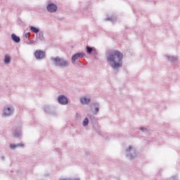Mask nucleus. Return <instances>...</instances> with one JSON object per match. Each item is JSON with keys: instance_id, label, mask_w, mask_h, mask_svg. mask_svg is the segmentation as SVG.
<instances>
[{"instance_id": "obj_1", "label": "nucleus", "mask_w": 180, "mask_h": 180, "mask_svg": "<svg viewBox=\"0 0 180 180\" xmlns=\"http://www.w3.org/2000/svg\"><path fill=\"white\" fill-rule=\"evenodd\" d=\"M123 60V53L118 50L110 51L107 55V60L109 61L112 68H119L122 67V60Z\"/></svg>"}, {"instance_id": "obj_2", "label": "nucleus", "mask_w": 180, "mask_h": 180, "mask_svg": "<svg viewBox=\"0 0 180 180\" xmlns=\"http://www.w3.org/2000/svg\"><path fill=\"white\" fill-rule=\"evenodd\" d=\"M53 61L56 65H60V67H68L70 64L68 61L63 60L58 57L54 58Z\"/></svg>"}, {"instance_id": "obj_3", "label": "nucleus", "mask_w": 180, "mask_h": 180, "mask_svg": "<svg viewBox=\"0 0 180 180\" xmlns=\"http://www.w3.org/2000/svg\"><path fill=\"white\" fill-rule=\"evenodd\" d=\"M58 101L60 105H67L68 103V98L63 95L59 96Z\"/></svg>"}, {"instance_id": "obj_4", "label": "nucleus", "mask_w": 180, "mask_h": 180, "mask_svg": "<svg viewBox=\"0 0 180 180\" xmlns=\"http://www.w3.org/2000/svg\"><path fill=\"white\" fill-rule=\"evenodd\" d=\"M47 9L49 11V12H57V6L54 4H50L48 6H47Z\"/></svg>"}, {"instance_id": "obj_5", "label": "nucleus", "mask_w": 180, "mask_h": 180, "mask_svg": "<svg viewBox=\"0 0 180 180\" xmlns=\"http://www.w3.org/2000/svg\"><path fill=\"white\" fill-rule=\"evenodd\" d=\"M85 53H76L72 57V63H75L78 58H82V57H84Z\"/></svg>"}, {"instance_id": "obj_6", "label": "nucleus", "mask_w": 180, "mask_h": 180, "mask_svg": "<svg viewBox=\"0 0 180 180\" xmlns=\"http://www.w3.org/2000/svg\"><path fill=\"white\" fill-rule=\"evenodd\" d=\"M34 56L36 58H43V57H44V52L37 50L36 51Z\"/></svg>"}, {"instance_id": "obj_7", "label": "nucleus", "mask_w": 180, "mask_h": 180, "mask_svg": "<svg viewBox=\"0 0 180 180\" xmlns=\"http://www.w3.org/2000/svg\"><path fill=\"white\" fill-rule=\"evenodd\" d=\"M80 101L83 105H88V103L91 102V99L86 98V97H84L80 99Z\"/></svg>"}, {"instance_id": "obj_8", "label": "nucleus", "mask_w": 180, "mask_h": 180, "mask_svg": "<svg viewBox=\"0 0 180 180\" xmlns=\"http://www.w3.org/2000/svg\"><path fill=\"white\" fill-rule=\"evenodd\" d=\"M11 39L15 43H19V41H20V38L19 37L16 36V34H11Z\"/></svg>"}, {"instance_id": "obj_9", "label": "nucleus", "mask_w": 180, "mask_h": 180, "mask_svg": "<svg viewBox=\"0 0 180 180\" xmlns=\"http://www.w3.org/2000/svg\"><path fill=\"white\" fill-rule=\"evenodd\" d=\"M4 115H5V116H9V115H12V111L11 110V108H5Z\"/></svg>"}, {"instance_id": "obj_10", "label": "nucleus", "mask_w": 180, "mask_h": 180, "mask_svg": "<svg viewBox=\"0 0 180 180\" xmlns=\"http://www.w3.org/2000/svg\"><path fill=\"white\" fill-rule=\"evenodd\" d=\"M23 144L22 143H18L17 145H15V143H11L10 145V148H12L13 150H15V148H18V147H23Z\"/></svg>"}, {"instance_id": "obj_11", "label": "nucleus", "mask_w": 180, "mask_h": 180, "mask_svg": "<svg viewBox=\"0 0 180 180\" xmlns=\"http://www.w3.org/2000/svg\"><path fill=\"white\" fill-rule=\"evenodd\" d=\"M4 63L6 64H9L11 63V57L9 56H6L4 59Z\"/></svg>"}, {"instance_id": "obj_12", "label": "nucleus", "mask_w": 180, "mask_h": 180, "mask_svg": "<svg viewBox=\"0 0 180 180\" xmlns=\"http://www.w3.org/2000/svg\"><path fill=\"white\" fill-rule=\"evenodd\" d=\"M89 123V120H88V118H85L83 121V126H88Z\"/></svg>"}, {"instance_id": "obj_13", "label": "nucleus", "mask_w": 180, "mask_h": 180, "mask_svg": "<svg viewBox=\"0 0 180 180\" xmlns=\"http://www.w3.org/2000/svg\"><path fill=\"white\" fill-rule=\"evenodd\" d=\"M92 51H94V49H92L89 46H86V52L89 53V54H91V53H92Z\"/></svg>"}, {"instance_id": "obj_14", "label": "nucleus", "mask_w": 180, "mask_h": 180, "mask_svg": "<svg viewBox=\"0 0 180 180\" xmlns=\"http://www.w3.org/2000/svg\"><path fill=\"white\" fill-rule=\"evenodd\" d=\"M31 30L32 32H34V33H37L38 32H39V30L34 27H31Z\"/></svg>"}, {"instance_id": "obj_15", "label": "nucleus", "mask_w": 180, "mask_h": 180, "mask_svg": "<svg viewBox=\"0 0 180 180\" xmlns=\"http://www.w3.org/2000/svg\"><path fill=\"white\" fill-rule=\"evenodd\" d=\"M25 37H26V39H29V37H30V33L27 32L25 34Z\"/></svg>"}, {"instance_id": "obj_16", "label": "nucleus", "mask_w": 180, "mask_h": 180, "mask_svg": "<svg viewBox=\"0 0 180 180\" xmlns=\"http://www.w3.org/2000/svg\"><path fill=\"white\" fill-rule=\"evenodd\" d=\"M131 148H132L131 146H129L128 151H130L131 150Z\"/></svg>"}, {"instance_id": "obj_17", "label": "nucleus", "mask_w": 180, "mask_h": 180, "mask_svg": "<svg viewBox=\"0 0 180 180\" xmlns=\"http://www.w3.org/2000/svg\"><path fill=\"white\" fill-rule=\"evenodd\" d=\"M96 112H99V108H96Z\"/></svg>"}, {"instance_id": "obj_18", "label": "nucleus", "mask_w": 180, "mask_h": 180, "mask_svg": "<svg viewBox=\"0 0 180 180\" xmlns=\"http://www.w3.org/2000/svg\"><path fill=\"white\" fill-rule=\"evenodd\" d=\"M39 36H41L43 37V34L40 33Z\"/></svg>"}, {"instance_id": "obj_19", "label": "nucleus", "mask_w": 180, "mask_h": 180, "mask_svg": "<svg viewBox=\"0 0 180 180\" xmlns=\"http://www.w3.org/2000/svg\"><path fill=\"white\" fill-rule=\"evenodd\" d=\"M141 130H143V128H141Z\"/></svg>"}]
</instances>
